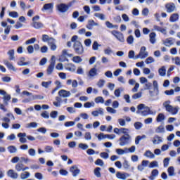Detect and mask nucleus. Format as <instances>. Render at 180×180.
Wrapping results in <instances>:
<instances>
[{
    "label": "nucleus",
    "instance_id": "nucleus-1",
    "mask_svg": "<svg viewBox=\"0 0 180 180\" xmlns=\"http://www.w3.org/2000/svg\"><path fill=\"white\" fill-rule=\"evenodd\" d=\"M23 95H24L23 102L25 103H29V102H32V101H36L37 99H39V100L44 99V96L41 95H33V94L27 91H24Z\"/></svg>",
    "mask_w": 180,
    "mask_h": 180
},
{
    "label": "nucleus",
    "instance_id": "nucleus-2",
    "mask_svg": "<svg viewBox=\"0 0 180 180\" xmlns=\"http://www.w3.org/2000/svg\"><path fill=\"white\" fill-rule=\"evenodd\" d=\"M163 108H165L166 112L170 113V115H178V112H179V107L178 106H172L171 105V101L168 100L163 103Z\"/></svg>",
    "mask_w": 180,
    "mask_h": 180
},
{
    "label": "nucleus",
    "instance_id": "nucleus-3",
    "mask_svg": "<svg viewBox=\"0 0 180 180\" xmlns=\"http://www.w3.org/2000/svg\"><path fill=\"white\" fill-rule=\"evenodd\" d=\"M136 113L138 115H141L142 116H148V115H151V110L148 106H146L145 104L141 103L137 105V111Z\"/></svg>",
    "mask_w": 180,
    "mask_h": 180
},
{
    "label": "nucleus",
    "instance_id": "nucleus-4",
    "mask_svg": "<svg viewBox=\"0 0 180 180\" xmlns=\"http://www.w3.org/2000/svg\"><path fill=\"white\" fill-rule=\"evenodd\" d=\"M119 145L121 147H124V146H127V144H130L131 141V136L130 134H127L125 135H122L118 140Z\"/></svg>",
    "mask_w": 180,
    "mask_h": 180
},
{
    "label": "nucleus",
    "instance_id": "nucleus-5",
    "mask_svg": "<svg viewBox=\"0 0 180 180\" xmlns=\"http://www.w3.org/2000/svg\"><path fill=\"white\" fill-rule=\"evenodd\" d=\"M73 49L76 54H78L79 56H82V54H84V46L80 41H76L73 44Z\"/></svg>",
    "mask_w": 180,
    "mask_h": 180
},
{
    "label": "nucleus",
    "instance_id": "nucleus-6",
    "mask_svg": "<svg viewBox=\"0 0 180 180\" xmlns=\"http://www.w3.org/2000/svg\"><path fill=\"white\" fill-rule=\"evenodd\" d=\"M56 66V56H52L50 61V64L47 68L46 74L47 75H51L54 71V67Z\"/></svg>",
    "mask_w": 180,
    "mask_h": 180
},
{
    "label": "nucleus",
    "instance_id": "nucleus-7",
    "mask_svg": "<svg viewBox=\"0 0 180 180\" xmlns=\"http://www.w3.org/2000/svg\"><path fill=\"white\" fill-rule=\"evenodd\" d=\"M146 50V46H142L140 49L139 53L135 56V60H137V58H141L143 60L148 57V52H147Z\"/></svg>",
    "mask_w": 180,
    "mask_h": 180
},
{
    "label": "nucleus",
    "instance_id": "nucleus-8",
    "mask_svg": "<svg viewBox=\"0 0 180 180\" xmlns=\"http://www.w3.org/2000/svg\"><path fill=\"white\" fill-rule=\"evenodd\" d=\"M111 34L116 37L120 41V43H124V35H123V33L119 31L113 30L111 32Z\"/></svg>",
    "mask_w": 180,
    "mask_h": 180
},
{
    "label": "nucleus",
    "instance_id": "nucleus-9",
    "mask_svg": "<svg viewBox=\"0 0 180 180\" xmlns=\"http://www.w3.org/2000/svg\"><path fill=\"white\" fill-rule=\"evenodd\" d=\"M99 73H98V69L96 68H92L87 73V77L89 79H93L95 77H98Z\"/></svg>",
    "mask_w": 180,
    "mask_h": 180
},
{
    "label": "nucleus",
    "instance_id": "nucleus-10",
    "mask_svg": "<svg viewBox=\"0 0 180 180\" xmlns=\"http://www.w3.org/2000/svg\"><path fill=\"white\" fill-rule=\"evenodd\" d=\"M114 133H115V134H118L119 136H120V134L126 135L130 133V130L127 128H115Z\"/></svg>",
    "mask_w": 180,
    "mask_h": 180
},
{
    "label": "nucleus",
    "instance_id": "nucleus-11",
    "mask_svg": "<svg viewBox=\"0 0 180 180\" xmlns=\"http://www.w3.org/2000/svg\"><path fill=\"white\" fill-rule=\"evenodd\" d=\"M165 8L167 9V13H172V12H175L176 6H175V4L174 3H167L165 4Z\"/></svg>",
    "mask_w": 180,
    "mask_h": 180
},
{
    "label": "nucleus",
    "instance_id": "nucleus-12",
    "mask_svg": "<svg viewBox=\"0 0 180 180\" xmlns=\"http://www.w3.org/2000/svg\"><path fill=\"white\" fill-rule=\"evenodd\" d=\"M57 9L60 13H65L68 11V6L64 3H61L57 6Z\"/></svg>",
    "mask_w": 180,
    "mask_h": 180
},
{
    "label": "nucleus",
    "instance_id": "nucleus-13",
    "mask_svg": "<svg viewBox=\"0 0 180 180\" xmlns=\"http://www.w3.org/2000/svg\"><path fill=\"white\" fill-rule=\"evenodd\" d=\"M70 172H71L72 176H78L81 170L78 168L77 165H73L70 168Z\"/></svg>",
    "mask_w": 180,
    "mask_h": 180
},
{
    "label": "nucleus",
    "instance_id": "nucleus-14",
    "mask_svg": "<svg viewBox=\"0 0 180 180\" xmlns=\"http://www.w3.org/2000/svg\"><path fill=\"white\" fill-rule=\"evenodd\" d=\"M58 96L60 98H70L71 92L67 90L61 89L58 91Z\"/></svg>",
    "mask_w": 180,
    "mask_h": 180
},
{
    "label": "nucleus",
    "instance_id": "nucleus-15",
    "mask_svg": "<svg viewBox=\"0 0 180 180\" xmlns=\"http://www.w3.org/2000/svg\"><path fill=\"white\" fill-rule=\"evenodd\" d=\"M116 176L118 179L126 180L130 176V174L126 172L122 173L120 172H117Z\"/></svg>",
    "mask_w": 180,
    "mask_h": 180
},
{
    "label": "nucleus",
    "instance_id": "nucleus-16",
    "mask_svg": "<svg viewBox=\"0 0 180 180\" xmlns=\"http://www.w3.org/2000/svg\"><path fill=\"white\" fill-rule=\"evenodd\" d=\"M94 26H99V23L96 22L94 20H89L88 24L86 25V27L89 30H92V27H94Z\"/></svg>",
    "mask_w": 180,
    "mask_h": 180
},
{
    "label": "nucleus",
    "instance_id": "nucleus-17",
    "mask_svg": "<svg viewBox=\"0 0 180 180\" xmlns=\"http://www.w3.org/2000/svg\"><path fill=\"white\" fill-rule=\"evenodd\" d=\"M152 143L153 144H161L162 143V137L158 136V135H155L152 139Z\"/></svg>",
    "mask_w": 180,
    "mask_h": 180
},
{
    "label": "nucleus",
    "instance_id": "nucleus-18",
    "mask_svg": "<svg viewBox=\"0 0 180 180\" xmlns=\"http://www.w3.org/2000/svg\"><path fill=\"white\" fill-rule=\"evenodd\" d=\"M103 108H99L98 110H96L91 112L92 116H94V117H98L99 115L101 116L103 115Z\"/></svg>",
    "mask_w": 180,
    "mask_h": 180
},
{
    "label": "nucleus",
    "instance_id": "nucleus-19",
    "mask_svg": "<svg viewBox=\"0 0 180 180\" xmlns=\"http://www.w3.org/2000/svg\"><path fill=\"white\" fill-rule=\"evenodd\" d=\"M157 34L155 32H151L149 34V41L151 43V44H155V42L157 41Z\"/></svg>",
    "mask_w": 180,
    "mask_h": 180
},
{
    "label": "nucleus",
    "instance_id": "nucleus-20",
    "mask_svg": "<svg viewBox=\"0 0 180 180\" xmlns=\"http://www.w3.org/2000/svg\"><path fill=\"white\" fill-rule=\"evenodd\" d=\"M7 175L10 178H12V179H17L18 178V173L15 172L13 169H9L7 172Z\"/></svg>",
    "mask_w": 180,
    "mask_h": 180
},
{
    "label": "nucleus",
    "instance_id": "nucleus-21",
    "mask_svg": "<svg viewBox=\"0 0 180 180\" xmlns=\"http://www.w3.org/2000/svg\"><path fill=\"white\" fill-rule=\"evenodd\" d=\"M54 39L53 37H50L48 34H42L41 40L44 43H50Z\"/></svg>",
    "mask_w": 180,
    "mask_h": 180
},
{
    "label": "nucleus",
    "instance_id": "nucleus-22",
    "mask_svg": "<svg viewBox=\"0 0 180 180\" xmlns=\"http://www.w3.org/2000/svg\"><path fill=\"white\" fill-rule=\"evenodd\" d=\"M143 155L144 157H146V158H150V159L155 158V155H154V153H153V152H151V150H150L145 151V153H143Z\"/></svg>",
    "mask_w": 180,
    "mask_h": 180
},
{
    "label": "nucleus",
    "instance_id": "nucleus-23",
    "mask_svg": "<svg viewBox=\"0 0 180 180\" xmlns=\"http://www.w3.org/2000/svg\"><path fill=\"white\" fill-rule=\"evenodd\" d=\"M48 45L49 46V47L52 51H56V50H57V45L56 44L55 39H53V40L49 42Z\"/></svg>",
    "mask_w": 180,
    "mask_h": 180
},
{
    "label": "nucleus",
    "instance_id": "nucleus-24",
    "mask_svg": "<svg viewBox=\"0 0 180 180\" xmlns=\"http://www.w3.org/2000/svg\"><path fill=\"white\" fill-rule=\"evenodd\" d=\"M124 91V88H123V87H120V88L115 89L114 91L115 96H116V98H120V95H121L122 92H123Z\"/></svg>",
    "mask_w": 180,
    "mask_h": 180
},
{
    "label": "nucleus",
    "instance_id": "nucleus-25",
    "mask_svg": "<svg viewBox=\"0 0 180 180\" xmlns=\"http://www.w3.org/2000/svg\"><path fill=\"white\" fill-rule=\"evenodd\" d=\"M55 85H56V86L55 87V89L52 91L51 94L52 95H53V94L55 92H56V91H58V89H60V88H63V86L61 85V82L57 80L55 82Z\"/></svg>",
    "mask_w": 180,
    "mask_h": 180
},
{
    "label": "nucleus",
    "instance_id": "nucleus-26",
    "mask_svg": "<svg viewBox=\"0 0 180 180\" xmlns=\"http://www.w3.org/2000/svg\"><path fill=\"white\" fill-rule=\"evenodd\" d=\"M4 65H6V67L8 68V70H12V71H15V67H13V65H12L11 63H9V60H4Z\"/></svg>",
    "mask_w": 180,
    "mask_h": 180
},
{
    "label": "nucleus",
    "instance_id": "nucleus-27",
    "mask_svg": "<svg viewBox=\"0 0 180 180\" xmlns=\"http://www.w3.org/2000/svg\"><path fill=\"white\" fill-rule=\"evenodd\" d=\"M158 73L160 77H165V75H167V69L165 66H162V68H160L158 70Z\"/></svg>",
    "mask_w": 180,
    "mask_h": 180
},
{
    "label": "nucleus",
    "instance_id": "nucleus-28",
    "mask_svg": "<svg viewBox=\"0 0 180 180\" xmlns=\"http://www.w3.org/2000/svg\"><path fill=\"white\" fill-rule=\"evenodd\" d=\"M53 3L46 4L44 6L42 11H53Z\"/></svg>",
    "mask_w": 180,
    "mask_h": 180
},
{
    "label": "nucleus",
    "instance_id": "nucleus-29",
    "mask_svg": "<svg viewBox=\"0 0 180 180\" xmlns=\"http://www.w3.org/2000/svg\"><path fill=\"white\" fill-rule=\"evenodd\" d=\"M179 19V15L178 13H173L169 18V22H176Z\"/></svg>",
    "mask_w": 180,
    "mask_h": 180
},
{
    "label": "nucleus",
    "instance_id": "nucleus-30",
    "mask_svg": "<svg viewBox=\"0 0 180 180\" xmlns=\"http://www.w3.org/2000/svg\"><path fill=\"white\" fill-rule=\"evenodd\" d=\"M147 136L146 135H143V136H137L136 138H135V144L136 146H139V144H140V141L141 140H143L144 139H146Z\"/></svg>",
    "mask_w": 180,
    "mask_h": 180
},
{
    "label": "nucleus",
    "instance_id": "nucleus-31",
    "mask_svg": "<svg viewBox=\"0 0 180 180\" xmlns=\"http://www.w3.org/2000/svg\"><path fill=\"white\" fill-rule=\"evenodd\" d=\"M155 131L158 134L165 133V128L164 127V125H160L155 129Z\"/></svg>",
    "mask_w": 180,
    "mask_h": 180
},
{
    "label": "nucleus",
    "instance_id": "nucleus-32",
    "mask_svg": "<svg viewBox=\"0 0 180 180\" xmlns=\"http://www.w3.org/2000/svg\"><path fill=\"white\" fill-rule=\"evenodd\" d=\"M163 120H165V115L163 113H159L156 118V122L160 123V122H163Z\"/></svg>",
    "mask_w": 180,
    "mask_h": 180
},
{
    "label": "nucleus",
    "instance_id": "nucleus-33",
    "mask_svg": "<svg viewBox=\"0 0 180 180\" xmlns=\"http://www.w3.org/2000/svg\"><path fill=\"white\" fill-rule=\"evenodd\" d=\"M167 172L169 176H175V169L174 167L171 166L167 169Z\"/></svg>",
    "mask_w": 180,
    "mask_h": 180
},
{
    "label": "nucleus",
    "instance_id": "nucleus-34",
    "mask_svg": "<svg viewBox=\"0 0 180 180\" xmlns=\"http://www.w3.org/2000/svg\"><path fill=\"white\" fill-rule=\"evenodd\" d=\"M7 54L9 56V60L12 61V60H15V50L11 49L8 51Z\"/></svg>",
    "mask_w": 180,
    "mask_h": 180
},
{
    "label": "nucleus",
    "instance_id": "nucleus-35",
    "mask_svg": "<svg viewBox=\"0 0 180 180\" xmlns=\"http://www.w3.org/2000/svg\"><path fill=\"white\" fill-rule=\"evenodd\" d=\"M94 16L96 18H98V19H100L101 20H105V19H106V15H105V14L101 13H94Z\"/></svg>",
    "mask_w": 180,
    "mask_h": 180
},
{
    "label": "nucleus",
    "instance_id": "nucleus-36",
    "mask_svg": "<svg viewBox=\"0 0 180 180\" xmlns=\"http://www.w3.org/2000/svg\"><path fill=\"white\" fill-rule=\"evenodd\" d=\"M32 26L34 29H41V27H43V23L35 21L33 22Z\"/></svg>",
    "mask_w": 180,
    "mask_h": 180
},
{
    "label": "nucleus",
    "instance_id": "nucleus-37",
    "mask_svg": "<svg viewBox=\"0 0 180 180\" xmlns=\"http://www.w3.org/2000/svg\"><path fill=\"white\" fill-rule=\"evenodd\" d=\"M15 169L16 171L20 172L23 169V162L22 161H20L16 165H15Z\"/></svg>",
    "mask_w": 180,
    "mask_h": 180
},
{
    "label": "nucleus",
    "instance_id": "nucleus-38",
    "mask_svg": "<svg viewBox=\"0 0 180 180\" xmlns=\"http://www.w3.org/2000/svg\"><path fill=\"white\" fill-rule=\"evenodd\" d=\"M163 44H165V46H167V47H169V46H172V44H174V41H172V39H166L164 41Z\"/></svg>",
    "mask_w": 180,
    "mask_h": 180
},
{
    "label": "nucleus",
    "instance_id": "nucleus-39",
    "mask_svg": "<svg viewBox=\"0 0 180 180\" xmlns=\"http://www.w3.org/2000/svg\"><path fill=\"white\" fill-rule=\"evenodd\" d=\"M4 105H6V106H7L8 105V102H9V101H11V95L9 94H6L4 98Z\"/></svg>",
    "mask_w": 180,
    "mask_h": 180
},
{
    "label": "nucleus",
    "instance_id": "nucleus-40",
    "mask_svg": "<svg viewBox=\"0 0 180 180\" xmlns=\"http://www.w3.org/2000/svg\"><path fill=\"white\" fill-rule=\"evenodd\" d=\"M94 175L97 178H101V176H102V175L101 174V167H96L94 169Z\"/></svg>",
    "mask_w": 180,
    "mask_h": 180
},
{
    "label": "nucleus",
    "instance_id": "nucleus-41",
    "mask_svg": "<svg viewBox=\"0 0 180 180\" xmlns=\"http://www.w3.org/2000/svg\"><path fill=\"white\" fill-rule=\"evenodd\" d=\"M105 82H106L105 81V79H100L97 82V86H98V88H103V86H105Z\"/></svg>",
    "mask_w": 180,
    "mask_h": 180
},
{
    "label": "nucleus",
    "instance_id": "nucleus-42",
    "mask_svg": "<svg viewBox=\"0 0 180 180\" xmlns=\"http://www.w3.org/2000/svg\"><path fill=\"white\" fill-rule=\"evenodd\" d=\"M72 60L73 63H75L76 64H79V63H82V59L80 58V56H74Z\"/></svg>",
    "mask_w": 180,
    "mask_h": 180
},
{
    "label": "nucleus",
    "instance_id": "nucleus-43",
    "mask_svg": "<svg viewBox=\"0 0 180 180\" xmlns=\"http://www.w3.org/2000/svg\"><path fill=\"white\" fill-rule=\"evenodd\" d=\"M136 130H140L143 127V123L141 122H136L134 124Z\"/></svg>",
    "mask_w": 180,
    "mask_h": 180
},
{
    "label": "nucleus",
    "instance_id": "nucleus-44",
    "mask_svg": "<svg viewBox=\"0 0 180 180\" xmlns=\"http://www.w3.org/2000/svg\"><path fill=\"white\" fill-rule=\"evenodd\" d=\"M125 153H134L136 151V146H132L129 148H124Z\"/></svg>",
    "mask_w": 180,
    "mask_h": 180
},
{
    "label": "nucleus",
    "instance_id": "nucleus-45",
    "mask_svg": "<svg viewBox=\"0 0 180 180\" xmlns=\"http://www.w3.org/2000/svg\"><path fill=\"white\" fill-rule=\"evenodd\" d=\"M96 103H105V99L102 96H98L95 98Z\"/></svg>",
    "mask_w": 180,
    "mask_h": 180
},
{
    "label": "nucleus",
    "instance_id": "nucleus-46",
    "mask_svg": "<svg viewBox=\"0 0 180 180\" xmlns=\"http://www.w3.org/2000/svg\"><path fill=\"white\" fill-rule=\"evenodd\" d=\"M141 96H143V93L141 92H138L134 95H132L131 98L132 99H140V98H141Z\"/></svg>",
    "mask_w": 180,
    "mask_h": 180
},
{
    "label": "nucleus",
    "instance_id": "nucleus-47",
    "mask_svg": "<svg viewBox=\"0 0 180 180\" xmlns=\"http://www.w3.org/2000/svg\"><path fill=\"white\" fill-rule=\"evenodd\" d=\"M172 61H174L176 65H179L180 67V58L179 56L172 58Z\"/></svg>",
    "mask_w": 180,
    "mask_h": 180
},
{
    "label": "nucleus",
    "instance_id": "nucleus-48",
    "mask_svg": "<svg viewBox=\"0 0 180 180\" xmlns=\"http://www.w3.org/2000/svg\"><path fill=\"white\" fill-rule=\"evenodd\" d=\"M149 168H157L158 167V162L157 161H153L151 162L149 165H148Z\"/></svg>",
    "mask_w": 180,
    "mask_h": 180
},
{
    "label": "nucleus",
    "instance_id": "nucleus-49",
    "mask_svg": "<svg viewBox=\"0 0 180 180\" xmlns=\"http://www.w3.org/2000/svg\"><path fill=\"white\" fill-rule=\"evenodd\" d=\"M7 150H8L9 153H11V154H13L14 153H16L17 149L16 147L13 146H10L7 148Z\"/></svg>",
    "mask_w": 180,
    "mask_h": 180
},
{
    "label": "nucleus",
    "instance_id": "nucleus-50",
    "mask_svg": "<svg viewBox=\"0 0 180 180\" xmlns=\"http://www.w3.org/2000/svg\"><path fill=\"white\" fill-rule=\"evenodd\" d=\"M99 47H101V44H98V41H94L92 45L93 50H99Z\"/></svg>",
    "mask_w": 180,
    "mask_h": 180
},
{
    "label": "nucleus",
    "instance_id": "nucleus-51",
    "mask_svg": "<svg viewBox=\"0 0 180 180\" xmlns=\"http://www.w3.org/2000/svg\"><path fill=\"white\" fill-rule=\"evenodd\" d=\"M127 42L128 44H133L134 43V37L133 35H129L127 39Z\"/></svg>",
    "mask_w": 180,
    "mask_h": 180
},
{
    "label": "nucleus",
    "instance_id": "nucleus-52",
    "mask_svg": "<svg viewBox=\"0 0 180 180\" xmlns=\"http://www.w3.org/2000/svg\"><path fill=\"white\" fill-rule=\"evenodd\" d=\"M44 150L45 153H53V151L54 150V148H53V146H45Z\"/></svg>",
    "mask_w": 180,
    "mask_h": 180
},
{
    "label": "nucleus",
    "instance_id": "nucleus-53",
    "mask_svg": "<svg viewBox=\"0 0 180 180\" xmlns=\"http://www.w3.org/2000/svg\"><path fill=\"white\" fill-rule=\"evenodd\" d=\"M100 157H101V158H103V160H108V158H109V153L106 152H102L100 153Z\"/></svg>",
    "mask_w": 180,
    "mask_h": 180
},
{
    "label": "nucleus",
    "instance_id": "nucleus-54",
    "mask_svg": "<svg viewBox=\"0 0 180 180\" xmlns=\"http://www.w3.org/2000/svg\"><path fill=\"white\" fill-rule=\"evenodd\" d=\"M151 86H153V84H151V82H147L144 84L143 89L145 91H147V90L150 89V88H151Z\"/></svg>",
    "mask_w": 180,
    "mask_h": 180
},
{
    "label": "nucleus",
    "instance_id": "nucleus-55",
    "mask_svg": "<svg viewBox=\"0 0 180 180\" xmlns=\"http://www.w3.org/2000/svg\"><path fill=\"white\" fill-rule=\"evenodd\" d=\"M94 106H95V103L94 102H87L84 104V107L86 108H94Z\"/></svg>",
    "mask_w": 180,
    "mask_h": 180
},
{
    "label": "nucleus",
    "instance_id": "nucleus-56",
    "mask_svg": "<svg viewBox=\"0 0 180 180\" xmlns=\"http://www.w3.org/2000/svg\"><path fill=\"white\" fill-rule=\"evenodd\" d=\"M26 127L29 129L30 127H32L34 129H36L37 127V122H31L26 124Z\"/></svg>",
    "mask_w": 180,
    "mask_h": 180
},
{
    "label": "nucleus",
    "instance_id": "nucleus-57",
    "mask_svg": "<svg viewBox=\"0 0 180 180\" xmlns=\"http://www.w3.org/2000/svg\"><path fill=\"white\" fill-rule=\"evenodd\" d=\"M106 110L108 112V113H112V115H115L117 112V110L111 107H107Z\"/></svg>",
    "mask_w": 180,
    "mask_h": 180
},
{
    "label": "nucleus",
    "instance_id": "nucleus-58",
    "mask_svg": "<svg viewBox=\"0 0 180 180\" xmlns=\"http://www.w3.org/2000/svg\"><path fill=\"white\" fill-rule=\"evenodd\" d=\"M171 160V158H166L164 159L163 160V165L165 167V168H167V167H168V165H169V160Z\"/></svg>",
    "mask_w": 180,
    "mask_h": 180
},
{
    "label": "nucleus",
    "instance_id": "nucleus-59",
    "mask_svg": "<svg viewBox=\"0 0 180 180\" xmlns=\"http://www.w3.org/2000/svg\"><path fill=\"white\" fill-rule=\"evenodd\" d=\"M154 61H155L154 58L150 56L148 58H146V60H145V63H146V64H151V63H154Z\"/></svg>",
    "mask_w": 180,
    "mask_h": 180
},
{
    "label": "nucleus",
    "instance_id": "nucleus-60",
    "mask_svg": "<svg viewBox=\"0 0 180 180\" xmlns=\"http://www.w3.org/2000/svg\"><path fill=\"white\" fill-rule=\"evenodd\" d=\"M65 127H71L72 126H75V122H74V121L66 122L65 123Z\"/></svg>",
    "mask_w": 180,
    "mask_h": 180
},
{
    "label": "nucleus",
    "instance_id": "nucleus-61",
    "mask_svg": "<svg viewBox=\"0 0 180 180\" xmlns=\"http://www.w3.org/2000/svg\"><path fill=\"white\" fill-rule=\"evenodd\" d=\"M96 165H99L100 167H103L104 162L102 159H97L95 162Z\"/></svg>",
    "mask_w": 180,
    "mask_h": 180
},
{
    "label": "nucleus",
    "instance_id": "nucleus-62",
    "mask_svg": "<svg viewBox=\"0 0 180 180\" xmlns=\"http://www.w3.org/2000/svg\"><path fill=\"white\" fill-rule=\"evenodd\" d=\"M8 15L11 16V18H18L19 16V14H18V12L16 11H11Z\"/></svg>",
    "mask_w": 180,
    "mask_h": 180
},
{
    "label": "nucleus",
    "instance_id": "nucleus-63",
    "mask_svg": "<svg viewBox=\"0 0 180 180\" xmlns=\"http://www.w3.org/2000/svg\"><path fill=\"white\" fill-rule=\"evenodd\" d=\"M51 84H52L51 81L42 82L41 85H42V86H44V88H49V86H50Z\"/></svg>",
    "mask_w": 180,
    "mask_h": 180
},
{
    "label": "nucleus",
    "instance_id": "nucleus-64",
    "mask_svg": "<svg viewBox=\"0 0 180 180\" xmlns=\"http://www.w3.org/2000/svg\"><path fill=\"white\" fill-rule=\"evenodd\" d=\"M79 148H81L82 150H87L88 145L81 143L79 144Z\"/></svg>",
    "mask_w": 180,
    "mask_h": 180
}]
</instances>
